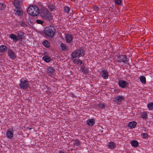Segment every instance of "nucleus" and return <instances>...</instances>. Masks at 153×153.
Returning <instances> with one entry per match:
<instances>
[{"label":"nucleus","instance_id":"obj_1","mask_svg":"<svg viewBox=\"0 0 153 153\" xmlns=\"http://www.w3.org/2000/svg\"><path fill=\"white\" fill-rule=\"evenodd\" d=\"M43 33L46 38H52L55 34V30L53 26L50 25L46 27L44 30Z\"/></svg>","mask_w":153,"mask_h":153},{"label":"nucleus","instance_id":"obj_2","mask_svg":"<svg viewBox=\"0 0 153 153\" xmlns=\"http://www.w3.org/2000/svg\"><path fill=\"white\" fill-rule=\"evenodd\" d=\"M27 13L32 16H37L39 13V10L36 5H32L29 7L27 10Z\"/></svg>","mask_w":153,"mask_h":153},{"label":"nucleus","instance_id":"obj_3","mask_svg":"<svg viewBox=\"0 0 153 153\" xmlns=\"http://www.w3.org/2000/svg\"><path fill=\"white\" fill-rule=\"evenodd\" d=\"M84 51L82 48L77 49L72 53L71 56L73 58H79L80 57L84 55Z\"/></svg>","mask_w":153,"mask_h":153},{"label":"nucleus","instance_id":"obj_4","mask_svg":"<svg viewBox=\"0 0 153 153\" xmlns=\"http://www.w3.org/2000/svg\"><path fill=\"white\" fill-rule=\"evenodd\" d=\"M117 61L118 62H123L125 64H128L129 59L127 57L126 55H119L117 56Z\"/></svg>","mask_w":153,"mask_h":153},{"label":"nucleus","instance_id":"obj_5","mask_svg":"<svg viewBox=\"0 0 153 153\" xmlns=\"http://www.w3.org/2000/svg\"><path fill=\"white\" fill-rule=\"evenodd\" d=\"M20 82L19 86H28L30 85L31 83V82L25 78L21 79L20 80Z\"/></svg>","mask_w":153,"mask_h":153},{"label":"nucleus","instance_id":"obj_6","mask_svg":"<svg viewBox=\"0 0 153 153\" xmlns=\"http://www.w3.org/2000/svg\"><path fill=\"white\" fill-rule=\"evenodd\" d=\"M7 53L10 59L12 60H14L17 58L16 54L11 49H8Z\"/></svg>","mask_w":153,"mask_h":153},{"label":"nucleus","instance_id":"obj_7","mask_svg":"<svg viewBox=\"0 0 153 153\" xmlns=\"http://www.w3.org/2000/svg\"><path fill=\"white\" fill-rule=\"evenodd\" d=\"M124 99V98L123 96L118 95L114 98V101L116 103L120 105L122 101Z\"/></svg>","mask_w":153,"mask_h":153},{"label":"nucleus","instance_id":"obj_8","mask_svg":"<svg viewBox=\"0 0 153 153\" xmlns=\"http://www.w3.org/2000/svg\"><path fill=\"white\" fill-rule=\"evenodd\" d=\"M65 38L67 43H71L72 42L74 36L70 34H68L65 35Z\"/></svg>","mask_w":153,"mask_h":153},{"label":"nucleus","instance_id":"obj_9","mask_svg":"<svg viewBox=\"0 0 153 153\" xmlns=\"http://www.w3.org/2000/svg\"><path fill=\"white\" fill-rule=\"evenodd\" d=\"M108 71L105 70H102L101 72V74L104 79H108Z\"/></svg>","mask_w":153,"mask_h":153},{"label":"nucleus","instance_id":"obj_10","mask_svg":"<svg viewBox=\"0 0 153 153\" xmlns=\"http://www.w3.org/2000/svg\"><path fill=\"white\" fill-rule=\"evenodd\" d=\"M24 33L22 32H20L18 33L17 35V36L18 41H22V40L24 37Z\"/></svg>","mask_w":153,"mask_h":153},{"label":"nucleus","instance_id":"obj_11","mask_svg":"<svg viewBox=\"0 0 153 153\" xmlns=\"http://www.w3.org/2000/svg\"><path fill=\"white\" fill-rule=\"evenodd\" d=\"M118 85L120 86H125L128 85V83L126 81L122 80H119L118 81Z\"/></svg>","mask_w":153,"mask_h":153},{"label":"nucleus","instance_id":"obj_12","mask_svg":"<svg viewBox=\"0 0 153 153\" xmlns=\"http://www.w3.org/2000/svg\"><path fill=\"white\" fill-rule=\"evenodd\" d=\"M54 70L52 67H48L47 68V72L49 76H51L53 74Z\"/></svg>","mask_w":153,"mask_h":153},{"label":"nucleus","instance_id":"obj_13","mask_svg":"<svg viewBox=\"0 0 153 153\" xmlns=\"http://www.w3.org/2000/svg\"><path fill=\"white\" fill-rule=\"evenodd\" d=\"M9 37L13 40L14 42H16L18 41L17 36V35L14 33H11L9 35Z\"/></svg>","mask_w":153,"mask_h":153},{"label":"nucleus","instance_id":"obj_14","mask_svg":"<svg viewBox=\"0 0 153 153\" xmlns=\"http://www.w3.org/2000/svg\"><path fill=\"white\" fill-rule=\"evenodd\" d=\"M13 130L11 131L9 130L7 131L6 134L8 138L11 139L13 137Z\"/></svg>","mask_w":153,"mask_h":153},{"label":"nucleus","instance_id":"obj_15","mask_svg":"<svg viewBox=\"0 0 153 153\" xmlns=\"http://www.w3.org/2000/svg\"><path fill=\"white\" fill-rule=\"evenodd\" d=\"M73 62L75 64H76L79 66L81 65L82 64V61L79 59H72Z\"/></svg>","mask_w":153,"mask_h":153},{"label":"nucleus","instance_id":"obj_16","mask_svg":"<svg viewBox=\"0 0 153 153\" xmlns=\"http://www.w3.org/2000/svg\"><path fill=\"white\" fill-rule=\"evenodd\" d=\"M41 15L45 19H50V15L47 12L45 13H41Z\"/></svg>","mask_w":153,"mask_h":153},{"label":"nucleus","instance_id":"obj_17","mask_svg":"<svg viewBox=\"0 0 153 153\" xmlns=\"http://www.w3.org/2000/svg\"><path fill=\"white\" fill-rule=\"evenodd\" d=\"M7 50V47L4 45L0 46V55L3 54V52Z\"/></svg>","mask_w":153,"mask_h":153},{"label":"nucleus","instance_id":"obj_18","mask_svg":"<svg viewBox=\"0 0 153 153\" xmlns=\"http://www.w3.org/2000/svg\"><path fill=\"white\" fill-rule=\"evenodd\" d=\"M116 145L112 142H109L107 145V147L110 149H114L116 147Z\"/></svg>","mask_w":153,"mask_h":153},{"label":"nucleus","instance_id":"obj_19","mask_svg":"<svg viewBox=\"0 0 153 153\" xmlns=\"http://www.w3.org/2000/svg\"><path fill=\"white\" fill-rule=\"evenodd\" d=\"M60 46L62 51H66L68 50V47L65 44L61 43L60 44Z\"/></svg>","mask_w":153,"mask_h":153},{"label":"nucleus","instance_id":"obj_20","mask_svg":"<svg viewBox=\"0 0 153 153\" xmlns=\"http://www.w3.org/2000/svg\"><path fill=\"white\" fill-rule=\"evenodd\" d=\"M137 125V123L135 121H132L129 122L128 123V127L131 128H135Z\"/></svg>","mask_w":153,"mask_h":153},{"label":"nucleus","instance_id":"obj_21","mask_svg":"<svg viewBox=\"0 0 153 153\" xmlns=\"http://www.w3.org/2000/svg\"><path fill=\"white\" fill-rule=\"evenodd\" d=\"M87 124L89 126H92L95 123V120L93 119H91L87 121Z\"/></svg>","mask_w":153,"mask_h":153},{"label":"nucleus","instance_id":"obj_22","mask_svg":"<svg viewBox=\"0 0 153 153\" xmlns=\"http://www.w3.org/2000/svg\"><path fill=\"white\" fill-rule=\"evenodd\" d=\"M42 59L43 60L46 62H49L51 60V58L48 56H43Z\"/></svg>","mask_w":153,"mask_h":153},{"label":"nucleus","instance_id":"obj_23","mask_svg":"<svg viewBox=\"0 0 153 153\" xmlns=\"http://www.w3.org/2000/svg\"><path fill=\"white\" fill-rule=\"evenodd\" d=\"M73 141L74 145L78 146H79L81 144L80 141L77 139L74 140Z\"/></svg>","mask_w":153,"mask_h":153},{"label":"nucleus","instance_id":"obj_24","mask_svg":"<svg viewBox=\"0 0 153 153\" xmlns=\"http://www.w3.org/2000/svg\"><path fill=\"white\" fill-rule=\"evenodd\" d=\"M81 72L84 74H87L88 72V70L87 68H85L84 66H82L81 68Z\"/></svg>","mask_w":153,"mask_h":153},{"label":"nucleus","instance_id":"obj_25","mask_svg":"<svg viewBox=\"0 0 153 153\" xmlns=\"http://www.w3.org/2000/svg\"><path fill=\"white\" fill-rule=\"evenodd\" d=\"M131 145L133 146L136 147L138 146V142L135 140H133L131 142Z\"/></svg>","mask_w":153,"mask_h":153},{"label":"nucleus","instance_id":"obj_26","mask_svg":"<svg viewBox=\"0 0 153 153\" xmlns=\"http://www.w3.org/2000/svg\"><path fill=\"white\" fill-rule=\"evenodd\" d=\"M42 44L46 48H48L49 47L50 44L48 41L45 40L42 42Z\"/></svg>","mask_w":153,"mask_h":153},{"label":"nucleus","instance_id":"obj_27","mask_svg":"<svg viewBox=\"0 0 153 153\" xmlns=\"http://www.w3.org/2000/svg\"><path fill=\"white\" fill-rule=\"evenodd\" d=\"M140 80L141 82L143 84H145L146 83V79L145 77L143 76H141L140 77Z\"/></svg>","mask_w":153,"mask_h":153},{"label":"nucleus","instance_id":"obj_28","mask_svg":"<svg viewBox=\"0 0 153 153\" xmlns=\"http://www.w3.org/2000/svg\"><path fill=\"white\" fill-rule=\"evenodd\" d=\"M70 10V8L68 7H65L64 8V12L67 14H68Z\"/></svg>","mask_w":153,"mask_h":153},{"label":"nucleus","instance_id":"obj_29","mask_svg":"<svg viewBox=\"0 0 153 153\" xmlns=\"http://www.w3.org/2000/svg\"><path fill=\"white\" fill-rule=\"evenodd\" d=\"M147 107L149 110L153 109V102H151L147 104Z\"/></svg>","mask_w":153,"mask_h":153},{"label":"nucleus","instance_id":"obj_30","mask_svg":"<svg viewBox=\"0 0 153 153\" xmlns=\"http://www.w3.org/2000/svg\"><path fill=\"white\" fill-rule=\"evenodd\" d=\"M147 116L146 112H144L141 114L140 116L143 118H146L147 117Z\"/></svg>","mask_w":153,"mask_h":153},{"label":"nucleus","instance_id":"obj_31","mask_svg":"<svg viewBox=\"0 0 153 153\" xmlns=\"http://www.w3.org/2000/svg\"><path fill=\"white\" fill-rule=\"evenodd\" d=\"M48 8L51 11H53L55 8V7L53 4H50L48 6Z\"/></svg>","mask_w":153,"mask_h":153},{"label":"nucleus","instance_id":"obj_32","mask_svg":"<svg viewBox=\"0 0 153 153\" xmlns=\"http://www.w3.org/2000/svg\"><path fill=\"white\" fill-rule=\"evenodd\" d=\"M115 3L121 6L122 2V0H114Z\"/></svg>","mask_w":153,"mask_h":153},{"label":"nucleus","instance_id":"obj_33","mask_svg":"<svg viewBox=\"0 0 153 153\" xmlns=\"http://www.w3.org/2000/svg\"><path fill=\"white\" fill-rule=\"evenodd\" d=\"M98 106L102 109H105V105L104 103H100Z\"/></svg>","mask_w":153,"mask_h":153},{"label":"nucleus","instance_id":"obj_34","mask_svg":"<svg viewBox=\"0 0 153 153\" xmlns=\"http://www.w3.org/2000/svg\"><path fill=\"white\" fill-rule=\"evenodd\" d=\"M6 6L5 4L3 3H0V10H4Z\"/></svg>","mask_w":153,"mask_h":153},{"label":"nucleus","instance_id":"obj_35","mask_svg":"<svg viewBox=\"0 0 153 153\" xmlns=\"http://www.w3.org/2000/svg\"><path fill=\"white\" fill-rule=\"evenodd\" d=\"M141 136H143V138L146 139L148 138V134L146 133H143L141 134Z\"/></svg>","mask_w":153,"mask_h":153},{"label":"nucleus","instance_id":"obj_36","mask_svg":"<svg viewBox=\"0 0 153 153\" xmlns=\"http://www.w3.org/2000/svg\"><path fill=\"white\" fill-rule=\"evenodd\" d=\"M16 14L18 16H21L22 14V12L21 10H18L16 11Z\"/></svg>","mask_w":153,"mask_h":153},{"label":"nucleus","instance_id":"obj_37","mask_svg":"<svg viewBox=\"0 0 153 153\" xmlns=\"http://www.w3.org/2000/svg\"><path fill=\"white\" fill-rule=\"evenodd\" d=\"M36 22L37 24L41 25H42L43 23V21L39 19L36 20Z\"/></svg>","mask_w":153,"mask_h":153},{"label":"nucleus","instance_id":"obj_38","mask_svg":"<svg viewBox=\"0 0 153 153\" xmlns=\"http://www.w3.org/2000/svg\"><path fill=\"white\" fill-rule=\"evenodd\" d=\"M14 5L15 6V7L17 9H19V5L18 3L17 2H14Z\"/></svg>","mask_w":153,"mask_h":153},{"label":"nucleus","instance_id":"obj_39","mask_svg":"<svg viewBox=\"0 0 153 153\" xmlns=\"http://www.w3.org/2000/svg\"><path fill=\"white\" fill-rule=\"evenodd\" d=\"M28 87H20L21 89H26Z\"/></svg>","mask_w":153,"mask_h":153},{"label":"nucleus","instance_id":"obj_40","mask_svg":"<svg viewBox=\"0 0 153 153\" xmlns=\"http://www.w3.org/2000/svg\"><path fill=\"white\" fill-rule=\"evenodd\" d=\"M21 25L22 26L24 27H26V25L23 22H22L21 24Z\"/></svg>","mask_w":153,"mask_h":153},{"label":"nucleus","instance_id":"obj_41","mask_svg":"<svg viewBox=\"0 0 153 153\" xmlns=\"http://www.w3.org/2000/svg\"><path fill=\"white\" fill-rule=\"evenodd\" d=\"M122 87V88H124L126 87H124V86H123V87Z\"/></svg>","mask_w":153,"mask_h":153},{"label":"nucleus","instance_id":"obj_42","mask_svg":"<svg viewBox=\"0 0 153 153\" xmlns=\"http://www.w3.org/2000/svg\"><path fill=\"white\" fill-rule=\"evenodd\" d=\"M96 8H97V9H98V7H96Z\"/></svg>","mask_w":153,"mask_h":153},{"label":"nucleus","instance_id":"obj_43","mask_svg":"<svg viewBox=\"0 0 153 153\" xmlns=\"http://www.w3.org/2000/svg\"><path fill=\"white\" fill-rule=\"evenodd\" d=\"M48 87V88H49V87ZM48 89H49V88H48Z\"/></svg>","mask_w":153,"mask_h":153}]
</instances>
